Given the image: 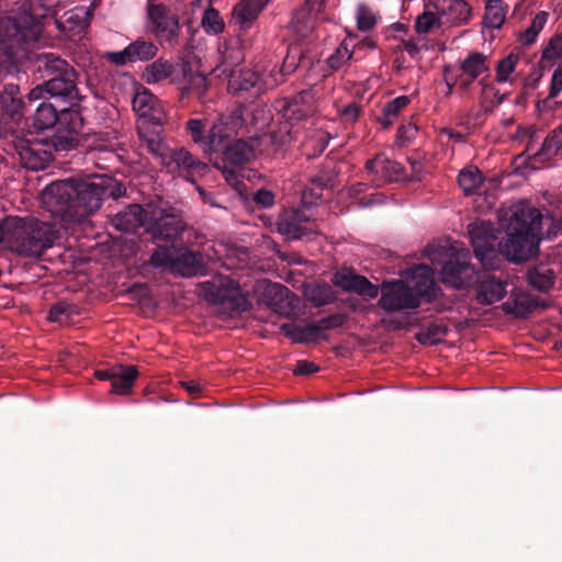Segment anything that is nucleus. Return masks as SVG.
Here are the masks:
<instances>
[{
	"mask_svg": "<svg viewBox=\"0 0 562 562\" xmlns=\"http://www.w3.org/2000/svg\"><path fill=\"white\" fill-rule=\"evenodd\" d=\"M78 74L65 77L56 82L38 83L29 91L31 101H40L41 99H54L63 105V110L78 111L76 108L82 100V95L78 89Z\"/></svg>",
	"mask_w": 562,
	"mask_h": 562,
	"instance_id": "obj_10",
	"label": "nucleus"
},
{
	"mask_svg": "<svg viewBox=\"0 0 562 562\" xmlns=\"http://www.w3.org/2000/svg\"><path fill=\"white\" fill-rule=\"evenodd\" d=\"M505 236L499 239L491 222L476 221L469 225L468 232L474 255L485 270H495L502 262L501 257L520 262L537 254L542 214L526 204L513 206L501 220Z\"/></svg>",
	"mask_w": 562,
	"mask_h": 562,
	"instance_id": "obj_1",
	"label": "nucleus"
},
{
	"mask_svg": "<svg viewBox=\"0 0 562 562\" xmlns=\"http://www.w3.org/2000/svg\"><path fill=\"white\" fill-rule=\"evenodd\" d=\"M281 331L294 344H308L316 340L315 333L310 331L308 325L300 326L286 323L281 325Z\"/></svg>",
	"mask_w": 562,
	"mask_h": 562,
	"instance_id": "obj_40",
	"label": "nucleus"
},
{
	"mask_svg": "<svg viewBox=\"0 0 562 562\" xmlns=\"http://www.w3.org/2000/svg\"><path fill=\"white\" fill-rule=\"evenodd\" d=\"M528 283L540 292H548L555 281L554 271L544 265L536 266L527 272Z\"/></svg>",
	"mask_w": 562,
	"mask_h": 562,
	"instance_id": "obj_34",
	"label": "nucleus"
},
{
	"mask_svg": "<svg viewBox=\"0 0 562 562\" xmlns=\"http://www.w3.org/2000/svg\"><path fill=\"white\" fill-rule=\"evenodd\" d=\"M314 64V57L307 54V49L299 43L288 46L286 55L281 66L283 77L292 75L299 67L311 68Z\"/></svg>",
	"mask_w": 562,
	"mask_h": 562,
	"instance_id": "obj_27",
	"label": "nucleus"
},
{
	"mask_svg": "<svg viewBox=\"0 0 562 562\" xmlns=\"http://www.w3.org/2000/svg\"><path fill=\"white\" fill-rule=\"evenodd\" d=\"M519 60L517 54L510 53L496 65V81L499 83L509 81L510 74L515 70Z\"/></svg>",
	"mask_w": 562,
	"mask_h": 562,
	"instance_id": "obj_47",
	"label": "nucleus"
},
{
	"mask_svg": "<svg viewBox=\"0 0 562 562\" xmlns=\"http://www.w3.org/2000/svg\"><path fill=\"white\" fill-rule=\"evenodd\" d=\"M411 100L407 95H400L390 102H387L383 109L381 115L376 117V121L382 125L384 130L393 125L394 120L398 116L401 111L409 104Z\"/></svg>",
	"mask_w": 562,
	"mask_h": 562,
	"instance_id": "obj_37",
	"label": "nucleus"
},
{
	"mask_svg": "<svg viewBox=\"0 0 562 562\" xmlns=\"http://www.w3.org/2000/svg\"><path fill=\"white\" fill-rule=\"evenodd\" d=\"M36 102L30 100L29 93L24 97L16 83H5L0 90L1 113L13 122L25 117Z\"/></svg>",
	"mask_w": 562,
	"mask_h": 562,
	"instance_id": "obj_14",
	"label": "nucleus"
},
{
	"mask_svg": "<svg viewBox=\"0 0 562 562\" xmlns=\"http://www.w3.org/2000/svg\"><path fill=\"white\" fill-rule=\"evenodd\" d=\"M139 373L135 366H114L111 380L112 392L121 395L128 394Z\"/></svg>",
	"mask_w": 562,
	"mask_h": 562,
	"instance_id": "obj_32",
	"label": "nucleus"
},
{
	"mask_svg": "<svg viewBox=\"0 0 562 562\" xmlns=\"http://www.w3.org/2000/svg\"><path fill=\"white\" fill-rule=\"evenodd\" d=\"M366 169L371 173H380L387 181H398L404 177L401 164L390 160L383 154H378L373 159L368 160Z\"/></svg>",
	"mask_w": 562,
	"mask_h": 562,
	"instance_id": "obj_29",
	"label": "nucleus"
},
{
	"mask_svg": "<svg viewBox=\"0 0 562 562\" xmlns=\"http://www.w3.org/2000/svg\"><path fill=\"white\" fill-rule=\"evenodd\" d=\"M241 124L240 115L235 113L228 117H220L212 124L207 120L190 119L186 123V130L204 154L210 157L221 156L224 162L233 166H243L254 156V148L247 140L234 137Z\"/></svg>",
	"mask_w": 562,
	"mask_h": 562,
	"instance_id": "obj_4",
	"label": "nucleus"
},
{
	"mask_svg": "<svg viewBox=\"0 0 562 562\" xmlns=\"http://www.w3.org/2000/svg\"><path fill=\"white\" fill-rule=\"evenodd\" d=\"M48 99H41L34 110V125L37 128L46 130L56 125L64 126L68 120H61L63 106L47 101Z\"/></svg>",
	"mask_w": 562,
	"mask_h": 562,
	"instance_id": "obj_25",
	"label": "nucleus"
},
{
	"mask_svg": "<svg viewBox=\"0 0 562 562\" xmlns=\"http://www.w3.org/2000/svg\"><path fill=\"white\" fill-rule=\"evenodd\" d=\"M318 371V367L307 360H299L294 369V374L310 375Z\"/></svg>",
	"mask_w": 562,
	"mask_h": 562,
	"instance_id": "obj_62",
	"label": "nucleus"
},
{
	"mask_svg": "<svg viewBox=\"0 0 562 562\" xmlns=\"http://www.w3.org/2000/svg\"><path fill=\"white\" fill-rule=\"evenodd\" d=\"M214 297L232 314H241L251 308V303L233 280L227 282V286L217 288Z\"/></svg>",
	"mask_w": 562,
	"mask_h": 562,
	"instance_id": "obj_22",
	"label": "nucleus"
},
{
	"mask_svg": "<svg viewBox=\"0 0 562 562\" xmlns=\"http://www.w3.org/2000/svg\"><path fill=\"white\" fill-rule=\"evenodd\" d=\"M483 176L475 169H463L458 176V183L465 194L474 193L482 184Z\"/></svg>",
	"mask_w": 562,
	"mask_h": 562,
	"instance_id": "obj_42",
	"label": "nucleus"
},
{
	"mask_svg": "<svg viewBox=\"0 0 562 562\" xmlns=\"http://www.w3.org/2000/svg\"><path fill=\"white\" fill-rule=\"evenodd\" d=\"M43 34V18L22 5L10 14L0 16V38L8 41L10 69L24 67L42 82L61 65L63 58L50 52H40L33 46Z\"/></svg>",
	"mask_w": 562,
	"mask_h": 562,
	"instance_id": "obj_2",
	"label": "nucleus"
},
{
	"mask_svg": "<svg viewBox=\"0 0 562 562\" xmlns=\"http://www.w3.org/2000/svg\"><path fill=\"white\" fill-rule=\"evenodd\" d=\"M56 70L48 75L42 83L56 82L57 80L64 79L66 76L71 77L78 74V71L66 60H61V65L55 68Z\"/></svg>",
	"mask_w": 562,
	"mask_h": 562,
	"instance_id": "obj_57",
	"label": "nucleus"
},
{
	"mask_svg": "<svg viewBox=\"0 0 562 562\" xmlns=\"http://www.w3.org/2000/svg\"><path fill=\"white\" fill-rule=\"evenodd\" d=\"M133 109L139 115L148 113V106L157 103V97H155L149 90L143 89L138 91L133 99Z\"/></svg>",
	"mask_w": 562,
	"mask_h": 562,
	"instance_id": "obj_49",
	"label": "nucleus"
},
{
	"mask_svg": "<svg viewBox=\"0 0 562 562\" xmlns=\"http://www.w3.org/2000/svg\"><path fill=\"white\" fill-rule=\"evenodd\" d=\"M469 254L452 255L441 267V280L453 288H469L479 280V271L469 263Z\"/></svg>",
	"mask_w": 562,
	"mask_h": 562,
	"instance_id": "obj_11",
	"label": "nucleus"
},
{
	"mask_svg": "<svg viewBox=\"0 0 562 562\" xmlns=\"http://www.w3.org/2000/svg\"><path fill=\"white\" fill-rule=\"evenodd\" d=\"M562 150V124L555 127L542 142L541 147L529 157L530 165L546 164L560 155Z\"/></svg>",
	"mask_w": 562,
	"mask_h": 562,
	"instance_id": "obj_26",
	"label": "nucleus"
},
{
	"mask_svg": "<svg viewBox=\"0 0 562 562\" xmlns=\"http://www.w3.org/2000/svg\"><path fill=\"white\" fill-rule=\"evenodd\" d=\"M561 56L562 34H555L550 38L549 43L543 48L540 64H543L544 61L551 63L554 59L560 58Z\"/></svg>",
	"mask_w": 562,
	"mask_h": 562,
	"instance_id": "obj_50",
	"label": "nucleus"
},
{
	"mask_svg": "<svg viewBox=\"0 0 562 562\" xmlns=\"http://www.w3.org/2000/svg\"><path fill=\"white\" fill-rule=\"evenodd\" d=\"M228 88L235 93L248 92L251 97H257L268 89V85L260 75L251 69H240L234 72L228 81Z\"/></svg>",
	"mask_w": 562,
	"mask_h": 562,
	"instance_id": "obj_23",
	"label": "nucleus"
},
{
	"mask_svg": "<svg viewBox=\"0 0 562 562\" xmlns=\"http://www.w3.org/2000/svg\"><path fill=\"white\" fill-rule=\"evenodd\" d=\"M267 304L279 313H284L288 308L293 307L292 302L297 300L285 285L280 283H269L263 292Z\"/></svg>",
	"mask_w": 562,
	"mask_h": 562,
	"instance_id": "obj_28",
	"label": "nucleus"
},
{
	"mask_svg": "<svg viewBox=\"0 0 562 562\" xmlns=\"http://www.w3.org/2000/svg\"><path fill=\"white\" fill-rule=\"evenodd\" d=\"M14 147L21 165L29 170L45 169L53 160L52 151L36 139H18Z\"/></svg>",
	"mask_w": 562,
	"mask_h": 562,
	"instance_id": "obj_17",
	"label": "nucleus"
},
{
	"mask_svg": "<svg viewBox=\"0 0 562 562\" xmlns=\"http://www.w3.org/2000/svg\"><path fill=\"white\" fill-rule=\"evenodd\" d=\"M480 86L482 87L481 103L485 113L492 112L494 108L506 100L507 94L501 93V91L493 83L487 82L486 79L483 78L480 80Z\"/></svg>",
	"mask_w": 562,
	"mask_h": 562,
	"instance_id": "obj_38",
	"label": "nucleus"
},
{
	"mask_svg": "<svg viewBox=\"0 0 562 562\" xmlns=\"http://www.w3.org/2000/svg\"><path fill=\"white\" fill-rule=\"evenodd\" d=\"M503 311L512 314L517 318H527L537 310H546L549 304L546 300L529 293L515 294L508 301L503 303Z\"/></svg>",
	"mask_w": 562,
	"mask_h": 562,
	"instance_id": "obj_21",
	"label": "nucleus"
},
{
	"mask_svg": "<svg viewBox=\"0 0 562 562\" xmlns=\"http://www.w3.org/2000/svg\"><path fill=\"white\" fill-rule=\"evenodd\" d=\"M441 19H439V14L437 15L434 12L425 11L420 15L417 16L415 21V31L419 34L428 33L437 23L441 25Z\"/></svg>",
	"mask_w": 562,
	"mask_h": 562,
	"instance_id": "obj_52",
	"label": "nucleus"
},
{
	"mask_svg": "<svg viewBox=\"0 0 562 562\" xmlns=\"http://www.w3.org/2000/svg\"><path fill=\"white\" fill-rule=\"evenodd\" d=\"M440 292L432 278L426 276L411 288L403 280L384 281L380 286L381 297L378 305L385 312L416 310L420 300L431 303Z\"/></svg>",
	"mask_w": 562,
	"mask_h": 562,
	"instance_id": "obj_6",
	"label": "nucleus"
},
{
	"mask_svg": "<svg viewBox=\"0 0 562 562\" xmlns=\"http://www.w3.org/2000/svg\"><path fill=\"white\" fill-rule=\"evenodd\" d=\"M448 328L442 324H428L425 326L416 336L417 340L422 345H437L439 344L443 337L447 335Z\"/></svg>",
	"mask_w": 562,
	"mask_h": 562,
	"instance_id": "obj_41",
	"label": "nucleus"
},
{
	"mask_svg": "<svg viewBox=\"0 0 562 562\" xmlns=\"http://www.w3.org/2000/svg\"><path fill=\"white\" fill-rule=\"evenodd\" d=\"M113 195L114 187L110 178H68L46 186L42 192V203L52 217L67 228L86 221L106 198Z\"/></svg>",
	"mask_w": 562,
	"mask_h": 562,
	"instance_id": "obj_3",
	"label": "nucleus"
},
{
	"mask_svg": "<svg viewBox=\"0 0 562 562\" xmlns=\"http://www.w3.org/2000/svg\"><path fill=\"white\" fill-rule=\"evenodd\" d=\"M278 232L288 239H311L315 234V223L295 209L284 210L277 221Z\"/></svg>",
	"mask_w": 562,
	"mask_h": 562,
	"instance_id": "obj_13",
	"label": "nucleus"
},
{
	"mask_svg": "<svg viewBox=\"0 0 562 562\" xmlns=\"http://www.w3.org/2000/svg\"><path fill=\"white\" fill-rule=\"evenodd\" d=\"M490 271L480 272L479 280L474 283L476 284V299L484 305H491L502 300L507 292V282Z\"/></svg>",
	"mask_w": 562,
	"mask_h": 562,
	"instance_id": "obj_19",
	"label": "nucleus"
},
{
	"mask_svg": "<svg viewBox=\"0 0 562 562\" xmlns=\"http://www.w3.org/2000/svg\"><path fill=\"white\" fill-rule=\"evenodd\" d=\"M508 5L503 0H487L483 23L488 29H499L506 19Z\"/></svg>",
	"mask_w": 562,
	"mask_h": 562,
	"instance_id": "obj_36",
	"label": "nucleus"
},
{
	"mask_svg": "<svg viewBox=\"0 0 562 562\" xmlns=\"http://www.w3.org/2000/svg\"><path fill=\"white\" fill-rule=\"evenodd\" d=\"M5 46H8V41L0 38V79L10 71L9 49Z\"/></svg>",
	"mask_w": 562,
	"mask_h": 562,
	"instance_id": "obj_59",
	"label": "nucleus"
},
{
	"mask_svg": "<svg viewBox=\"0 0 562 562\" xmlns=\"http://www.w3.org/2000/svg\"><path fill=\"white\" fill-rule=\"evenodd\" d=\"M436 9L442 24H468L472 14L470 4L464 0H443Z\"/></svg>",
	"mask_w": 562,
	"mask_h": 562,
	"instance_id": "obj_24",
	"label": "nucleus"
},
{
	"mask_svg": "<svg viewBox=\"0 0 562 562\" xmlns=\"http://www.w3.org/2000/svg\"><path fill=\"white\" fill-rule=\"evenodd\" d=\"M251 202L257 209H269L276 203V195L268 189H259L252 193Z\"/></svg>",
	"mask_w": 562,
	"mask_h": 562,
	"instance_id": "obj_55",
	"label": "nucleus"
},
{
	"mask_svg": "<svg viewBox=\"0 0 562 562\" xmlns=\"http://www.w3.org/2000/svg\"><path fill=\"white\" fill-rule=\"evenodd\" d=\"M308 329H310V331L315 333V336L317 339L322 331L329 330L333 328L330 327V324L328 323V318L324 317V318H321L319 321H317L316 323L310 324Z\"/></svg>",
	"mask_w": 562,
	"mask_h": 562,
	"instance_id": "obj_63",
	"label": "nucleus"
},
{
	"mask_svg": "<svg viewBox=\"0 0 562 562\" xmlns=\"http://www.w3.org/2000/svg\"><path fill=\"white\" fill-rule=\"evenodd\" d=\"M352 57V53L347 47H338L334 54L327 58V65L331 70H338Z\"/></svg>",
	"mask_w": 562,
	"mask_h": 562,
	"instance_id": "obj_56",
	"label": "nucleus"
},
{
	"mask_svg": "<svg viewBox=\"0 0 562 562\" xmlns=\"http://www.w3.org/2000/svg\"><path fill=\"white\" fill-rule=\"evenodd\" d=\"M326 188L311 179L308 186L302 192V202L305 206H313L323 198V192Z\"/></svg>",
	"mask_w": 562,
	"mask_h": 562,
	"instance_id": "obj_51",
	"label": "nucleus"
},
{
	"mask_svg": "<svg viewBox=\"0 0 562 562\" xmlns=\"http://www.w3.org/2000/svg\"><path fill=\"white\" fill-rule=\"evenodd\" d=\"M77 314L78 311L75 305L59 301L49 308L48 319L54 323L66 324Z\"/></svg>",
	"mask_w": 562,
	"mask_h": 562,
	"instance_id": "obj_44",
	"label": "nucleus"
},
{
	"mask_svg": "<svg viewBox=\"0 0 562 562\" xmlns=\"http://www.w3.org/2000/svg\"><path fill=\"white\" fill-rule=\"evenodd\" d=\"M310 300L315 306L321 307L334 302L335 295L331 288L325 284L313 289Z\"/></svg>",
	"mask_w": 562,
	"mask_h": 562,
	"instance_id": "obj_53",
	"label": "nucleus"
},
{
	"mask_svg": "<svg viewBox=\"0 0 562 562\" xmlns=\"http://www.w3.org/2000/svg\"><path fill=\"white\" fill-rule=\"evenodd\" d=\"M61 120H68L60 126L65 131L58 128L57 133L50 136L49 145L56 151H68L79 143L78 135L83 127V119L79 111L61 110Z\"/></svg>",
	"mask_w": 562,
	"mask_h": 562,
	"instance_id": "obj_15",
	"label": "nucleus"
},
{
	"mask_svg": "<svg viewBox=\"0 0 562 562\" xmlns=\"http://www.w3.org/2000/svg\"><path fill=\"white\" fill-rule=\"evenodd\" d=\"M402 45L411 57H416L420 50L419 45L414 40H404Z\"/></svg>",
	"mask_w": 562,
	"mask_h": 562,
	"instance_id": "obj_64",
	"label": "nucleus"
},
{
	"mask_svg": "<svg viewBox=\"0 0 562 562\" xmlns=\"http://www.w3.org/2000/svg\"><path fill=\"white\" fill-rule=\"evenodd\" d=\"M58 237L53 224L33 217L8 216L0 222V245L21 256L40 257Z\"/></svg>",
	"mask_w": 562,
	"mask_h": 562,
	"instance_id": "obj_5",
	"label": "nucleus"
},
{
	"mask_svg": "<svg viewBox=\"0 0 562 562\" xmlns=\"http://www.w3.org/2000/svg\"><path fill=\"white\" fill-rule=\"evenodd\" d=\"M380 16L374 13L369 7L364 4H359L357 8V26L362 32H368L372 30Z\"/></svg>",
	"mask_w": 562,
	"mask_h": 562,
	"instance_id": "obj_48",
	"label": "nucleus"
},
{
	"mask_svg": "<svg viewBox=\"0 0 562 562\" xmlns=\"http://www.w3.org/2000/svg\"><path fill=\"white\" fill-rule=\"evenodd\" d=\"M149 263L155 268H168L182 277H191L202 267V257L186 247L158 245L149 258Z\"/></svg>",
	"mask_w": 562,
	"mask_h": 562,
	"instance_id": "obj_8",
	"label": "nucleus"
},
{
	"mask_svg": "<svg viewBox=\"0 0 562 562\" xmlns=\"http://www.w3.org/2000/svg\"><path fill=\"white\" fill-rule=\"evenodd\" d=\"M170 160L178 169L186 171L190 177L203 176L209 166L193 156L186 148H179L171 153Z\"/></svg>",
	"mask_w": 562,
	"mask_h": 562,
	"instance_id": "obj_31",
	"label": "nucleus"
},
{
	"mask_svg": "<svg viewBox=\"0 0 562 562\" xmlns=\"http://www.w3.org/2000/svg\"><path fill=\"white\" fill-rule=\"evenodd\" d=\"M417 133V127L413 123L402 124L397 130V138L400 142L405 143L412 140Z\"/></svg>",
	"mask_w": 562,
	"mask_h": 562,
	"instance_id": "obj_60",
	"label": "nucleus"
},
{
	"mask_svg": "<svg viewBox=\"0 0 562 562\" xmlns=\"http://www.w3.org/2000/svg\"><path fill=\"white\" fill-rule=\"evenodd\" d=\"M147 31L161 46L176 47L179 44L180 23L177 14L165 4L147 3Z\"/></svg>",
	"mask_w": 562,
	"mask_h": 562,
	"instance_id": "obj_9",
	"label": "nucleus"
},
{
	"mask_svg": "<svg viewBox=\"0 0 562 562\" xmlns=\"http://www.w3.org/2000/svg\"><path fill=\"white\" fill-rule=\"evenodd\" d=\"M142 140L150 154L157 157L165 156L166 146L158 134L143 135Z\"/></svg>",
	"mask_w": 562,
	"mask_h": 562,
	"instance_id": "obj_54",
	"label": "nucleus"
},
{
	"mask_svg": "<svg viewBox=\"0 0 562 562\" xmlns=\"http://www.w3.org/2000/svg\"><path fill=\"white\" fill-rule=\"evenodd\" d=\"M486 60L487 57L483 53L472 52L461 63V70L471 75L472 78H479L488 70Z\"/></svg>",
	"mask_w": 562,
	"mask_h": 562,
	"instance_id": "obj_39",
	"label": "nucleus"
},
{
	"mask_svg": "<svg viewBox=\"0 0 562 562\" xmlns=\"http://www.w3.org/2000/svg\"><path fill=\"white\" fill-rule=\"evenodd\" d=\"M180 74L181 66L159 58L147 65L145 68L144 77L148 83H156L167 79H170V81L173 82L179 78Z\"/></svg>",
	"mask_w": 562,
	"mask_h": 562,
	"instance_id": "obj_30",
	"label": "nucleus"
},
{
	"mask_svg": "<svg viewBox=\"0 0 562 562\" xmlns=\"http://www.w3.org/2000/svg\"><path fill=\"white\" fill-rule=\"evenodd\" d=\"M333 283L345 292L356 293L367 299H375L380 293L379 285L373 284L367 277L352 271L336 272Z\"/></svg>",
	"mask_w": 562,
	"mask_h": 562,
	"instance_id": "obj_18",
	"label": "nucleus"
},
{
	"mask_svg": "<svg viewBox=\"0 0 562 562\" xmlns=\"http://www.w3.org/2000/svg\"><path fill=\"white\" fill-rule=\"evenodd\" d=\"M186 223L180 212L161 198L147 202V221L144 233L153 243H173L186 231Z\"/></svg>",
	"mask_w": 562,
	"mask_h": 562,
	"instance_id": "obj_7",
	"label": "nucleus"
},
{
	"mask_svg": "<svg viewBox=\"0 0 562 562\" xmlns=\"http://www.w3.org/2000/svg\"><path fill=\"white\" fill-rule=\"evenodd\" d=\"M339 170L334 161L329 160L322 165L319 171L312 177L317 183L326 189L333 190L337 186Z\"/></svg>",
	"mask_w": 562,
	"mask_h": 562,
	"instance_id": "obj_45",
	"label": "nucleus"
},
{
	"mask_svg": "<svg viewBox=\"0 0 562 562\" xmlns=\"http://www.w3.org/2000/svg\"><path fill=\"white\" fill-rule=\"evenodd\" d=\"M306 94L307 92L303 91L291 100L285 99L280 102L279 112L285 122L281 124L279 132L272 133L271 139L274 144L285 145L290 143L294 124L307 117V111L302 105Z\"/></svg>",
	"mask_w": 562,
	"mask_h": 562,
	"instance_id": "obj_12",
	"label": "nucleus"
},
{
	"mask_svg": "<svg viewBox=\"0 0 562 562\" xmlns=\"http://www.w3.org/2000/svg\"><path fill=\"white\" fill-rule=\"evenodd\" d=\"M340 116L346 122H355L360 114V106L356 102H351L344 106L340 111Z\"/></svg>",
	"mask_w": 562,
	"mask_h": 562,
	"instance_id": "obj_61",
	"label": "nucleus"
},
{
	"mask_svg": "<svg viewBox=\"0 0 562 562\" xmlns=\"http://www.w3.org/2000/svg\"><path fill=\"white\" fill-rule=\"evenodd\" d=\"M147 221V202L142 205L128 204L112 217V225L123 233H136L137 229L145 231Z\"/></svg>",
	"mask_w": 562,
	"mask_h": 562,
	"instance_id": "obj_20",
	"label": "nucleus"
},
{
	"mask_svg": "<svg viewBox=\"0 0 562 562\" xmlns=\"http://www.w3.org/2000/svg\"><path fill=\"white\" fill-rule=\"evenodd\" d=\"M202 26L207 33L216 35L224 31L225 24L220 12L216 9L210 7L203 13Z\"/></svg>",
	"mask_w": 562,
	"mask_h": 562,
	"instance_id": "obj_46",
	"label": "nucleus"
},
{
	"mask_svg": "<svg viewBox=\"0 0 562 562\" xmlns=\"http://www.w3.org/2000/svg\"><path fill=\"white\" fill-rule=\"evenodd\" d=\"M142 117H145L153 122L155 125H161L165 122V113L159 104V100L157 99V103L150 104L148 106V113L143 114Z\"/></svg>",
	"mask_w": 562,
	"mask_h": 562,
	"instance_id": "obj_58",
	"label": "nucleus"
},
{
	"mask_svg": "<svg viewBox=\"0 0 562 562\" xmlns=\"http://www.w3.org/2000/svg\"><path fill=\"white\" fill-rule=\"evenodd\" d=\"M270 0H241L234 8V15L241 24L252 23Z\"/></svg>",
	"mask_w": 562,
	"mask_h": 562,
	"instance_id": "obj_35",
	"label": "nucleus"
},
{
	"mask_svg": "<svg viewBox=\"0 0 562 562\" xmlns=\"http://www.w3.org/2000/svg\"><path fill=\"white\" fill-rule=\"evenodd\" d=\"M157 52L158 47L154 42L139 37L130 43L123 50L105 53L104 58L116 66H125L138 61H148L157 55Z\"/></svg>",
	"mask_w": 562,
	"mask_h": 562,
	"instance_id": "obj_16",
	"label": "nucleus"
},
{
	"mask_svg": "<svg viewBox=\"0 0 562 562\" xmlns=\"http://www.w3.org/2000/svg\"><path fill=\"white\" fill-rule=\"evenodd\" d=\"M181 74L184 77V83L181 87L182 95H194L202 99L207 91V78L200 74H193L187 65H181Z\"/></svg>",
	"mask_w": 562,
	"mask_h": 562,
	"instance_id": "obj_33",
	"label": "nucleus"
},
{
	"mask_svg": "<svg viewBox=\"0 0 562 562\" xmlns=\"http://www.w3.org/2000/svg\"><path fill=\"white\" fill-rule=\"evenodd\" d=\"M548 18L549 13L546 11H540L536 14L530 26L521 33L519 37V41L524 46H529L536 42L538 34L546 25Z\"/></svg>",
	"mask_w": 562,
	"mask_h": 562,
	"instance_id": "obj_43",
	"label": "nucleus"
}]
</instances>
